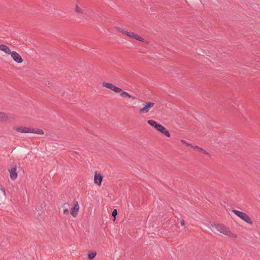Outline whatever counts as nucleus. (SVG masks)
Listing matches in <instances>:
<instances>
[{
  "instance_id": "obj_1",
  "label": "nucleus",
  "mask_w": 260,
  "mask_h": 260,
  "mask_svg": "<svg viewBox=\"0 0 260 260\" xmlns=\"http://www.w3.org/2000/svg\"><path fill=\"white\" fill-rule=\"evenodd\" d=\"M102 85L103 87L109 89L113 91L116 93H119L120 97L125 100H126L127 98H131V100L132 101H136L138 100V99L135 96L132 95L128 92L123 90L121 88L116 86L112 83L103 82H102Z\"/></svg>"
},
{
  "instance_id": "obj_2",
  "label": "nucleus",
  "mask_w": 260,
  "mask_h": 260,
  "mask_svg": "<svg viewBox=\"0 0 260 260\" xmlns=\"http://www.w3.org/2000/svg\"><path fill=\"white\" fill-rule=\"evenodd\" d=\"M102 85L103 87L109 89L113 91L116 93H119L120 97L125 100H126L127 98H131V100L132 101H136L138 100V99L135 96L132 95L128 92L123 90L121 88L116 86L112 83L103 82H102Z\"/></svg>"
},
{
  "instance_id": "obj_3",
  "label": "nucleus",
  "mask_w": 260,
  "mask_h": 260,
  "mask_svg": "<svg viewBox=\"0 0 260 260\" xmlns=\"http://www.w3.org/2000/svg\"><path fill=\"white\" fill-rule=\"evenodd\" d=\"M14 129L19 133H35L39 135L44 134V132L42 129L34 127H16L14 128Z\"/></svg>"
},
{
  "instance_id": "obj_4",
  "label": "nucleus",
  "mask_w": 260,
  "mask_h": 260,
  "mask_svg": "<svg viewBox=\"0 0 260 260\" xmlns=\"http://www.w3.org/2000/svg\"><path fill=\"white\" fill-rule=\"evenodd\" d=\"M218 228V232L231 238L236 239L237 237V235L232 232L230 229L223 225L220 224Z\"/></svg>"
},
{
  "instance_id": "obj_5",
  "label": "nucleus",
  "mask_w": 260,
  "mask_h": 260,
  "mask_svg": "<svg viewBox=\"0 0 260 260\" xmlns=\"http://www.w3.org/2000/svg\"><path fill=\"white\" fill-rule=\"evenodd\" d=\"M154 103L147 102L142 104V107L139 109V113L140 114H144L148 113L151 108L154 106Z\"/></svg>"
},
{
  "instance_id": "obj_6",
  "label": "nucleus",
  "mask_w": 260,
  "mask_h": 260,
  "mask_svg": "<svg viewBox=\"0 0 260 260\" xmlns=\"http://www.w3.org/2000/svg\"><path fill=\"white\" fill-rule=\"evenodd\" d=\"M233 212L237 216H238L239 218H240L241 219L243 220L246 222L252 224V221L251 219V218L249 217V216L246 214V213L242 212L240 211H238L236 210H233Z\"/></svg>"
},
{
  "instance_id": "obj_7",
  "label": "nucleus",
  "mask_w": 260,
  "mask_h": 260,
  "mask_svg": "<svg viewBox=\"0 0 260 260\" xmlns=\"http://www.w3.org/2000/svg\"><path fill=\"white\" fill-rule=\"evenodd\" d=\"M125 35H126L127 37L134 39L136 40L139 41L141 42L147 43V41H146L145 39H144L142 37H141L140 36H139L137 33L132 31H128L127 30Z\"/></svg>"
},
{
  "instance_id": "obj_8",
  "label": "nucleus",
  "mask_w": 260,
  "mask_h": 260,
  "mask_svg": "<svg viewBox=\"0 0 260 260\" xmlns=\"http://www.w3.org/2000/svg\"><path fill=\"white\" fill-rule=\"evenodd\" d=\"M9 171L10 174V178L15 180L17 177V173H16V165L15 164H12L9 169Z\"/></svg>"
},
{
  "instance_id": "obj_9",
  "label": "nucleus",
  "mask_w": 260,
  "mask_h": 260,
  "mask_svg": "<svg viewBox=\"0 0 260 260\" xmlns=\"http://www.w3.org/2000/svg\"><path fill=\"white\" fill-rule=\"evenodd\" d=\"M11 117V114L0 112V122H9Z\"/></svg>"
},
{
  "instance_id": "obj_10",
  "label": "nucleus",
  "mask_w": 260,
  "mask_h": 260,
  "mask_svg": "<svg viewBox=\"0 0 260 260\" xmlns=\"http://www.w3.org/2000/svg\"><path fill=\"white\" fill-rule=\"evenodd\" d=\"M10 55L13 59V60L16 62L20 63L23 62V59L22 58L21 55L17 52L12 51V52L10 54Z\"/></svg>"
},
{
  "instance_id": "obj_11",
  "label": "nucleus",
  "mask_w": 260,
  "mask_h": 260,
  "mask_svg": "<svg viewBox=\"0 0 260 260\" xmlns=\"http://www.w3.org/2000/svg\"><path fill=\"white\" fill-rule=\"evenodd\" d=\"M80 209L79 205L77 202L74 203V206L71 210V214L73 217H76Z\"/></svg>"
},
{
  "instance_id": "obj_12",
  "label": "nucleus",
  "mask_w": 260,
  "mask_h": 260,
  "mask_svg": "<svg viewBox=\"0 0 260 260\" xmlns=\"http://www.w3.org/2000/svg\"><path fill=\"white\" fill-rule=\"evenodd\" d=\"M102 180V176L100 174L95 173L94 176V182L99 186H100L101 185Z\"/></svg>"
},
{
  "instance_id": "obj_13",
  "label": "nucleus",
  "mask_w": 260,
  "mask_h": 260,
  "mask_svg": "<svg viewBox=\"0 0 260 260\" xmlns=\"http://www.w3.org/2000/svg\"><path fill=\"white\" fill-rule=\"evenodd\" d=\"M157 131L160 132L161 134L165 135L167 137H170L169 132L168 130H167L166 128L160 124L158 126Z\"/></svg>"
},
{
  "instance_id": "obj_14",
  "label": "nucleus",
  "mask_w": 260,
  "mask_h": 260,
  "mask_svg": "<svg viewBox=\"0 0 260 260\" xmlns=\"http://www.w3.org/2000/svg\"><path fill=\"white\" fill-rule=\"evenodd\" d=\"M207 226L212 232L216 233V232H218V228L219 229V227H220V224L210 222Z\"/></svg>"
},
{
  "instance_id": "obj_15",
  "label": "nucleus",
  "mask_w": 260,
  "mask_h": 260,
  "mask_svg": "<svg viewBox=\"0 0 260 260\" xmlns=\"http://www.w3.org/2000/svg\"><path fill=\"white\" fill-rule=\"evenodd\" d=\"M0 50L9 55L12 52L8 46L3 44L0 45Z\"/></svg>"
},
{
  "instance_id": "obj_16",
  "label": "nucleus",
  "mask_w": 260,
  "mask_h": 260,
  "mask_svg": "<svg viewBox=\"0 0 260 260\" xmlns=\"http://www.w3.org/2000/svg\"><path fill=\"white\" fill-rule=\"evenodd\" d=\"M6 199V192L4 189H0V205L3 204Z\"/></svg>"
},
{
  "instance_id": "obj_17",
  "label": "nucleus",
  "mask_w": 260,
  "mask_h": 260,
  "mask_svg": "<svg viewBox=\"0 0 260 260\" xmlns=\"http://www.w3.org/2000/svg\"><path fill=\"white\" fill-rule=\"evenodd\" d=\"M147 123L150 125H151V126H152L153 127L155 128L156 130L157 129L158 127V126L160 124L157 123L155 121L152 120H148L147 121Z\"/></svg>"
},
{
  "instance_id": "obj_18",
  "label": "nucleus",
  "mask_w": 260,
  "mask_h": 260,
  "mask_svg": "<svg viewBox=\"0 0 260 260\" xmlns=\"http://www.w3.org/2000/svg\"><path fill=\"white\" fill-rule=\"evenodd\" d=\"M192 148H193L194 149H197L199 150V151L203 153L205 155H209V153L207 151H206L203 148L198 147V146H192Z\"/></svg>"
},
{
  "instance_id": "obj_19",
  "label": "nucleus",
  "mask_w": 260,
  "mask_h": 260,
  "mask_svg": "<svg viewBox=\"0 0 260 260\" xmlns=\"http://www.w3.org/2000/svg\"><path fill=\"white\" fill-rule=\"evenodd\" d=\"M75 11L79 14H82L83 13V9L77 4L75 6Z\"/></svg>"
},
{
  "instance_id": "obj_20",
  "label": "nucleus",
  "mask_w": 260,
  "mask_h": 260,
  "mask_svg": "<svg viewBox=\"0 0 260 260\" xmlns=\"http://www.w3.org/2000/svg\"><path fill=\"white\" fill-rule=\"evenodd\" d=\"M115 29L119 32H121L122 34L125 35L126 32V30H125V29H123V28H120L119 27H115Z\"/></svg>"
},
{
  "instance_id": "obj_21",
  "label": "nucleus",
  "mask_w": 260,
  "mask_h": 260,
  "mask_svg": "<svg viewBox=\"0 0 260 260\" xmlns=\"http://www.w3.org/2000/svg\"><path fill=\"white\" fill-rule=\"evenodd\" d=\"M96 255V253L95 252H91L88 254V258L90 259L94 258Z\"/></svg>"
},
{
  "instance_id": "obj_22",
  "label": "nucleus",
  "mask_w": 260,
  "mask_h": 260,
  "mask_svg": "<svg viewBox=\"0 0 260 260\" xmlns=\"http://www.w3.org/2000/svg\"><path fill=\"white\" fill-rule=\"evenodd\" d=\"M62 208H63V214H68L69 213V210H68L66 205L64 204L62 206Z\"/></svg>"
},
{
  "instance_id": "obj_23",
  "label": "nucleus",
  "mask_w": 260,
  "mask_h": 260,
  "mask_svg": "<svg viewBox=\"0 0 260 260\" xmlns=\"http://www.w3.org/2000/svg\"><path fill=\"white\" fill-rule=\"evenodd\" d=\"M181 142L182 143H183L184 144H185L186 146H191L192 147V145L190 143L187 142L186 141H185L184 140H181Z\"/></svg>"
},
{
  "instance_id": "obj_24",
  "label": "nucleus",
  "mask_w": 260,
  "mask_h": 260,
  "mask_svg": "<svg viewBox=\"0 0 260 260\" xmlns=\"http://www.w3.org/2000/svg\"><path fill=\"white\" fill-rule=\"evenodd\" d=\"M117 214V210L116 209H114L112 213V215L115 217V216H116V215Z\"/></svg>"
},
{
  "instance_id": "obj_25",
  "label": "nucleus",
  "mask_w": 260,
  "mask_h": 260,
  "mask_svg": "<svg viewBox=\"0 0 260 260\" xmlns=\"http://www.w3.org/2000/svg\"><path fill=\"white\" fill-rule=\"evenodd\" d=\"M126 101L128 102V103H132V102H134V103H135V101H132L131 100V98H127V99L126 100Z\"/></svg>"
},
{
  "instance_id": "obj_26",
  "label": "nucleus",
  "mask_w": 260,
  "mask_h": 260,
  "mask_svg": "<svg viewBox=\"0 0 260 260\" xmlns=\"http://www.w3.org/2000/svg\"><path fill=\"white\" fill-rule=\"evenodd\" d=\"M180 223L182 225H184L185 224V221L183 220H181Z\"/></svg>"
}]
</instances>
